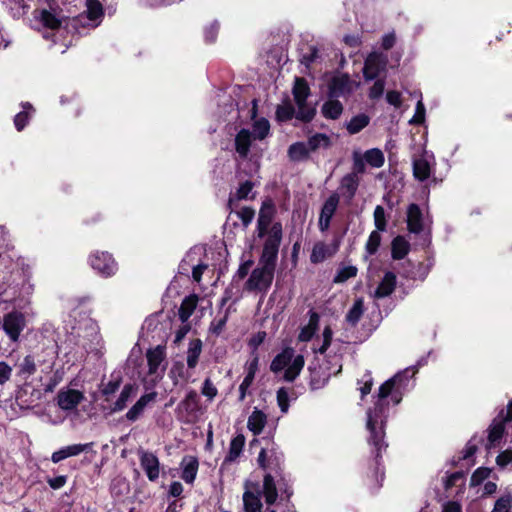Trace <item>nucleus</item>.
I'll return each mask as SVG.
<instances>
[{
    "instance_id": "f257e3e1",
    "label": "nucleus",
    "mask_w": 512,
    "mask_h": 512,
    "mask_svg": "<svg viewBox=\"0 0 512 512\" xmlns=\"http://www.w3.org/2000/svg\"><path fill=\"white\" fill-rule=\"evenodd\" d=\"M415 373L416 370L414 368H406L383 383L379 388L378 399L375 402L374 408L369 409L367 412L368 443L374 447L376 459L380 456L382 449L385 450L387 448V443L384 441V425L387 418L388 398L391 399L394 405L399 404L404 391L407 390L409 379Z\"/></svg>"
},
{
    "instance_id": "f03ea898",
    "label": "nucleus",
    "mask_w": 512,
    "mask_h": 512,
    "mask_svg": "<svg viewBox=\"0 0 512 512\" xmlns=\"http://www.w3.org/2000/svg\"><path fill=\"white\" fill-rule=\"evenodd\" d=\"M305 361L301 354H296L291 347L284 348L278 353L270 364V370L275 373H282V378L287 382H293L304 367Z\"/></svg>"
},
{
    "instance_id": "7ed1b4c3",
    "label": "nucleus",
    "mask_w": 512,
    "mask_h": 512,
    "mask_svg": "<svg viewBox=\"0 0 512 512\" xmlns=\"http://www.w3.org/2000/svg\"><path fill=\"white\" fill-rule=\"evenodd\" d=\"M276 264L264 262L259 259L258 265L254 268L245 283V290L250 292L266 293L270 288Z\"/></svg>"
},
{
    "instance_id": "20e7f679",
    "label": "nucleus",
    "mask_w": 512,
    "mask_h": 512,
    "mask_svg": "<svg viewBox=\"0 0 512 512\" xmlns=\"http://www.w3.org/2000/svg\"><path fill=\"white\" fill-rule=\"evenodd\" d=\"M103 16V6L99 0H86V11L73 20V27L81 34L84 29L98 27Z\"/></svg>"
},
{
    "instance_id": "39448f33",
    "label": "nucleus",
    "mask_w": 512,
    "mask_h": 512,
    "mask_svg": "<svg viewBox=\"0 0 512 512\" xmlns=\"http://www.w3.org/2000/svg\"><path fill=\"white\" fill-rule=\"evenodd\" d=\"M282 235V224L280 222L273 223L262 237L264 238V244L260 260L276 264Z\"/></svg>"
},
{
    "instance_id": "423d86ee",
    "label": "nucleus",
    "mask_w": 512,
    "mask_h": 512,
    "mask_svg": "<svg viewBox=\"0 0 512 512\" xmlns=\"http://www.w3.org/2000/svg\"><path fill=\"white\" fill-rule=\"evenodd\" d=\"M310 95V89L303 78H296L293 87V96L298 107L296 117L303 121H310L314 114V107L307 104L306 100Z\"/></svg>"
},
{
    "instance_id": "0eeeda50",
    "label": "nucleus",
    "mask_w": 512,
    "mask_h": 512,
    "mask_svg": "<svg viewBox=\"0 0 512 512\" xmlns=\"http://www.w3.org/2000/svg\"><path fill=\"white\" fill-rule=\"evenodd\" d=\"M26 326V319L22 312L11 311L2 318V328L11 342H17Z\"/></svg>"
},
{
    "instance_id": "6e6552de",
    "label": "nucleus",
    "mask_w": 512,
    "mask_h": 512,
    "mask_svg": "<svg viewBox=\"0 0 512 512\" xmlns=\"http://www.w3.org/2000/svg\"><path fill=\"white\" fill-rule=\"evenodd\" d=\"M279 491L283 494H286L287 497L292 494L288 484L284 481L283 478H280L276 481L271 474H266L264 476L262 486V494L265 498V502L268 505L274 504L277 500Z\"/></svg>"
},
{
    "instance_id": "1a4fd4ad",
    "label": "nucleus",
    "mask_w": 512,
    "mask_h": 512,
    "mask_svg": "<svg viewBox=\"0 0 512 512\" xmlns=\"http://www.w3.org/2000/svg\"><path fill=\"white\" fill-rule=\"evenodd\" d=\"M140 466L145 472L148 480L155 482L159 479L161 465L157 455L151 451L142 448L137 450Z\"/></svg>"
},
{
    "instance_id": "9d476101",
    "label": "nucleus",
    "mask_w": 512,
    "mask_h": 512,
    "mask_svg": "<svg viewBox=\"0 0 512 512\" xmlns=\"http://www.w3.org/2000/svg\"><path fill=\"white\" fill-rule=\"evenodd\" d=\"M388 58L380 52H371L365 59L363 74L366 80H373L385 71Z\"/></svg>"
},
{
    "instance_id": "9b49d317",
    "label": "nucleus",
    "mask_w": 512,
    "mask_h": 512,
    "mask_svg": "<svg viewBox=\"0 0 512 512\" xmlns=\"http://www.w3.org/2000/svg\"><path fill=\"white\" fill-rule=\"evenodd\" d=\"M89 262L95 271L105 277L113 275L117 270V264L114 259L106 252L93 253L89 258Z\"/></svg>"
},
{
    "instance_id": "f8f14e48",
    "label": "nucleus",
    "mask_w": 512,
    "mask_h": 512,
    "mask_svg": "<svg viewBox=\"0 0 512 512\" xmlns=\"http://www.w3.org/2000/svg\"><path fill=\"white\" fill-rule=\"evenodd\" d=\"M358 83L351 80L347 74H341L333 77L329 84V95L331 97H342L352 93Z\"/></svg>"
},
{
    "instance_id": "ddd939ff",
    "label": "nucleus",
    "mask_w": 512,
    "mask_h": 512,
    "mask_svg": "<svg viewBox=\"0 0 512 512\" xmlns=\"http://www.w3.org/2000/svg\"><path fill=\"white\" fill-rule=\"evenodd\" d=\"M512 421V400L509 402L507 406V411L502 410L497 418H495L490 425L488 440L490 444L494 445L498 442L504 432V424L505 422Z\"/></svg>"
},
{
    "instance_id": "4468645a",
    "label": "nucleus",
    "mask_w": 512,
    "mask_h": 512,
    "mask_svg": "<svg viewBox=\"0 0 512 512\" xmlns=\"http://www.w3.org/2000/svg\"><path fill=\"white\" fill-rule=\"evenodd\" d=\"M275 205L271 199L263 201L257 219V234L258 237H263L267 230L270 229L272 219L275 215Z\"/></svg>"
},
{
    "instance_id": "2eb2a0df",
    "label": "nucleus",
    "mask_w": 512,
    "mask_h": 512,
    "mask_svg": "<svg viewBox=\"0 0 512 512\" xmlns=\"http://www.w3.org/2000/svg\"><path fill=\"white\" fill-rule=\"evenodd\" d=\"M85 399L82 392L75 389L60 390L57 395V404L64 411H71Z\"/></svg>"
},
{
    "instance_id": "dca6fc26",
    "label": "nucleus",
    "mask_w": 512,
    "mask_h": 512,
    "mask_svg": "<svg viewBox=\"0 0 512 512\" xmlns=\"http://www.w3.org/2000/svg\"><path fill=\"white\" fill-rule=\"evenodd\" d=\"M146 358L149 374L155 375L156 378L161 377L165 369L164 367H161L165 359V348L159 345L153 349H149L146 353Z\"/></svg>"
},
{
    "instance_id": "f3484780",
    "label": "nucleus",
    "mask_w": 512,
    "mask_h": 512,
    "mask_svg": "<svg viewBox=\"0 0 512 512\" xmlns=\"http://www.w3.org/2000/svg\"><path fill=\"white\" fill-rule=\"evenodd\" d=\"M180 468L183 481L187 484H193L199 468L198 459L195 456L186 455L180 463Z\"/></svg>"
},
{
    "instance_id": "a211bd4d",
    "label": "nucleus",
    "mask_w": 512,
    "mask_h": 512,
    "mask_svg": "<svg viewBox=\"0 0 512 512\" xmlns=\"http://www.w3.org/2000/svg\"><path fill=\"white\" fill-rule=\"evenodd\" d=\"M339 203V197L336 194L331 195L324 203L320 218H319V228L321 231H325L328 229L330 225L331 218L333 217L337 206Z\"/></svg>"
},
{
    "instance_id": "6ab92c4d",
    "label": "nucleus",
    "mask_w": 512,
    "mask_h": 512,
    "mask_svg": "<svg viewBox=\"0 0 512 512\" xmlns=\"http://www.w3.org/2000/svg\"><path fill=\"white\" fill-rule=\"evenodd\" d=\"M282 460V454L274 445L271 448H262L258 455L259 465L266 468H277Z\"/></svg>"
},
{
    "instance_id": "aec40b11",
    "label": "nucleus",
    "mask_w": 512,
    "mask_h": 512,
    "mask_svg": "<svg viewBox=\"0 0 512 512\" xmlns=\"http://www.w3.org/2000/svg\"><path fill=\"white\" fill-rule=\"evenodd\" d=\"M407 226L410 232L418 234L423 231L424 218L417 204H410L407 209Z\"/></svg>"
},
{
    "instance_id": "412c9836",
    "label": "nucleus",
    "mask_w": 512,
    "mask_h": 512,
    "mask_svg": "<svg viewBox=\"0 0 512 512\" xmlns=\"http://www.w3.org/2000/svg\"><path fill=\"white\" fill-rule=\"evenodd\" d=\"M338 250V245H327L324 242H317L314 244L311 255H310V261L313 264H318L323 262L325 259L333 256L336 251Z\"/></svg>"
},
{
    "instance_id": "4be33fe9",
    "label": "nucleus",
    "mask_w": 512,
    "mask_h": 512,
    "mask_svg": "<svg viewBox=\"0 0 512 512\" xmlns=\"http://www.w3.org/2000/svg\"><path fill=\"white\" fill-rule=\"evenodd\" d=\"M156 398V393L151 392L142 395L137 402L128 410L126 413L127 420L134 422L136 421L144 412L147 405L153 402Z\"/></svg>"
},
{
    "instance_id": "5701e85b",
    "label": "nucleus",
    "mask_w": 512,
    "mask_h": 512,
    "mask_svg": "<svg viewBox=\"0 0 512 512\" xmlns=\"http://www.w3.org/2000/svg\"><path fill=\"white\" fill-rule=\"evenodd\" d=\"M396 287V275L393 272H386L374 292L375 298H385L392 294Z\"/></svg>"
},
{
    "instance_id": "b1692460",
    "label": "nucleus",
    "mask_w": 512,
    "mask_h": 512,
    "mask_svg": "<svg viewBox=\"0 0 512 512\" xmlns=\"http://www.w3.org/2000/svg\"><path fill=\"white\" fill-rule=\"evenodd\" d=\"M137 386L133 384H126L120 392L117 400L114 402L112 407V412H120L124 410L127 406V403L136 396L137 394Z\"/></svg>"
},
{
    "instance_id": "393cba45",
    "label": "nucleus",
    "mask_w": 512,
    "mask_h": 512,
    "mask_svg": "<svg viewBox=\"0 0 512 512\" xmlns=\"http://www.w3.org/2000/svg\"><path fill=\"white\" fill-rule=\"evenodd\" d=\"M199 297L196 294H191L182 300V303L178 310L179 319L185 324L193 312L195 311Z\"/></svg>"
},
{
    "instance_id": "a878e982",
    "label": "nucleus",
    "mask_w": 512,
    "mask_h": 512,
    "mask_svg": "<svg viewBox=\"0 0 512 512\" xmlns=\"http://www.w3.org/2000/svg\"><path fill=\"white\" fill-rule=\"evenodd\" d=\"M413 174L419 181H424L431 174V161L422 155L413 161Z\"/></svg>"
},
{
    "instance_id": "bb28decb",
    "label": "nucleus",
    "mask_w": 512,
    "mask_h": 512,
    "mask_svg": "<svg viewBox=\"0 0 512 512\" xmlns=\"http://www.w3.org/2000/svg\"><path fill=\"white\" fill-rule=\"evenodd\" d=\"M267 423V416L264 412L254 409L248 418L247 427L254 434L259 435Z\"/></svg>"
},
{
    "instance_id": "cd10ccee",
    "label": "nucleus",
    "mask_w": 512,
    "mask_h": 512,
    "mask_svg": "<svg viewBox=\"0 0 512 512\" xmlns=\"http://www.w3.org/2000/svg\"><path fill=\"white\" fill-rule=\"evenodd\" d=\"M245 445V437L242 434H238L232 438L229 451L224 459V463H231L236 461L241 455Z\"/></svg>"
},
{
    "instance_id": "c85d7f7f",
    "label": "nucleus",
    "mask_w": 512,
    "mask_h": 512,
    "mask_svg": "<svg viewBox=\"0 0 512 512\" xmlns=\"http://www.w3.org/2000/svg\"><path fill=\"white\" fill-rule=\"evenodd\" d=\"M359 186V178L356 173L345 175L340 184V189L349 200L352 199Z\"/></svg>"
},
{
    "instance_id": "c756f323",
    "label": "nucleus",
    "mask_w": 512,
    "mask_h": 512,
    "mask_svg": "<svg viewBox=\"0 0 512 512\" xmlns=\"http://www.w3.org/2000/svg\"><path fill=\"white\" fill-rule=\"evenodd\" d=\"M35 20L39 21L44 27L49 29H56L60 25V20L57 15L49 10H35L34 11Z\"/></svg>"
},
{
    "instance_id": "7c9ffc66",
    "label": "nucleus",
    "mask_w": 512,
    "mask_h": 512,
    "mask_svg": "<svg viewBox=\"0 0 512 512\" xmlns=\"http://www.w3.org/2000/svg\"><path fill=\"white\" fill-rule=\"evenodd\" d=\"M251 146V133L247 129H242L238 132L235 138V148L237 153L245 158L248 155Z\"/></svg>"
},
{
    "instance_id": "2f4dec72",
    "label": "nucleus",
    "mask_w": 512,
    "mask_h": 512,
    "mask_svg": "<svg viewBox=\"0 0 512 512\" xmlns=\"http://www.w3.org/2000/svg\"><path fill=\"white\" fill-rule=\"evenodd\" d=\"M243 506L245 512H262L259 492L254 493L247 488L243 494Z\"/></svg>"
},
{
    "instance_id": "473e14b6",
    "label": "nucleus",
    "mask_w": 512,
    "mask_h": 512,
    "mask_svg": "<svg viewBox=\"0 0 512 512\" xmlns=\"http://www.w3.org/2000/svg\"><path fill=\"white\" fill-rule=\"evenodd\" d=\"M392 258L396 260L403 259L409 252L410 245L402 236H397L391 244Z\"/></svg>"
},
{
    "instance_id": "72a5a7b5",
    "label": "nucleus",
    "mask_w": 512,
    "mask_h": 512,
    "mask_svg": "<svg viewBox=\"0 0 512 512\" xmlns=\"http://www.w3.org/2000/svg\"><path fill=\"white\" fill-rule=\"evenodd\" d=\"M202 352V342L200 339L190 341L187 350V366L191 369L195 368Z\"/></svg>"
},
{
    "instance_id": "f704fd0d",
    "label": "nucleus",
    "mask_w": 512,
    "mask_h": 512,
    "mask_svg": "<svg viewBox=\"0 0 512 512\" xmlns=\"http://www.w3.org/2000/svg\"><path fill=\"white\" fill-rule=\"evenodd\" d=\"M370 118L366 114H358L346 123V129L350 134H357L368 126Z\"/></svg>"
},
{
    "instance_id": "c9c22d12",
    "label": "nucleus",
    "mask_w": 512,
    "mask_h": 512,
    "mask_svg": "<svg viewBox=\"0 0 512 512\" xmlns=\"http://www.w3.org/2000/svg\"><path fill=\"white\" fill-rule=\"evenodd\" d=\"M253 189V183L250 181H246L242 183L238 189L236 190L235 194L231 195L229 198V207L232 209V207H235V203L239 200H246L251 198L250 194L252 193Z\"/></svg>"
},
{
    "instance_id": "e433bc0d",
    "label": "nucleus",
    "mask_w": 512,
    "mask_h": 512,
    "mask_svg": "<svg viewBox=\"0 0 512 512\" xmlns=\"http://www.w3.org/2000/svg\"><path fill=\"white\" fill-rule=\"evenodd\" d=\"M318 322H319L318 314L316 312L311 311L308 324L305 327H303L299 333V336H298L299 340L303 341V342L309 341L316 331Z\"/></svg>"
},
{
    "instance_id": "4c0bfd02",
    "label": "nucleus",
    "mask_w": 512,
    "mask_h": 512,
    "mask_svg": "<svg viewBox=\"0 0 512 512\" xmlns=\"http://www.w3.org/2000/svg\"><path fill=\"white\" fill-rule=\"evenodd\" d=\"M310 149L308 144L297 142L292 144L288 149L289 158L292 161H302L309 155Z\"/></svg>"
},
{
    "instance_id": "58836bf2",
    "label": "nucleus",
    "mask_w": 512,
    "mask_h": 512,
    "mask_svg": "<svg viewBox=\"0 0 512 512\" xmlns=\"http://www.w3.org/2000/svg\"><path fill=\"white\" fill-rule=\"evenodd\" d=\"M23 111L16 114L14 117V124L18 131H21L28 123L30 115L34 112L32 105L29 102L22 103Z\"/></svg>"
},
{
    "instance_id": "ea45409f",
    "label": "nucleus",
    "mask_w": 512,
    "mask_h": 512,
    "mask_svg": "<svg viewBox=\"0 0 512 512\" xmlns=\"http://www.w3.org/2000/svg\"><path fill=\"white\" fill-rule=\"evenodd\" d=\"M343 111V106L338 100H329L322 106V113L326 118L337 119Z\"/></svg>"
},
{
    "instance_id": "a19ab883",
    "label": "nucleus",
    "mask_w": 512,
    "mask_h": 512,
    "mask_svg": "<svg viewBox=\"0 0 512 512\" xmlns=\"http://www.w3.org/2000/svg\"><path fill=\"white\" fill-rule=\"evenodd\" d=\"M364 313L363 299H357L346 315V321L351 325H356Z\"/></svg>"
},
{
    "instance_id": "79ce46f5",
    "label": "nucleus",
    "mask_w": 512,
    "mask_h": 512,
    "mask_svg": "<svg viewBox=\"0 0 512 512\" xmlns=\"http://www.w3.org/2000/svg\"><path fill=\"white\" fill-rule=\"evenodd\" d=\"M365 162L374 168H380L385 161L383 152L378 148H372L364 153Z\"/></svg>"
},
{
    "instance_id": "37998d69",
    "label": "nucleus",
    "mask_w": 512,
    "mask_h": 512,
    "mask_svg": "<svg viewBox=\"0 0 512 512\" xmlns=\"http://www.w3.org/2000/svg\"><path fill=\"white\" fill-rule=\"evenodd\" d=\"M253 135L255 139L263 140L265 139L270 132V124L269 121L265 118H260L254 121L253 123Z\"/></svg>"
},
{
    "instance_id": "c03bdc74",
    "label": "nucleus",
    "mask_w": 512,
    "mask_h": 512,
    "mask_svg": "<svg viewBox=\"0 0 512 512\" xmlns=\"http://www.w3.org/2000/svg\"><path fill=\"white\" fill-rule=\"evenodd\" d=\"M381 235L378 231H372L368 237V240L365 245V252L366 255L364 256L365 259H368L369 256L374 255L380 246L381 243Z\"/></svg>"
},
{
    "instance_id": "a18cd8bd",
    "label": "nucleus",
    "mask_w": 512,
    "mask_h": 512,
    "mask_svg": "<svg viewBox=\"0 0 512 512\" xmlns=\"http://www.w3.org/2000/svg\"><path fill=\"white\" fill-rule=\"evenodd\" d=\"M36 372V360L33 355H26L19 364L18 374L29 377Z\"/></svg>"
},
{
    "instance_id": "49530a36",
    "label": "nucleus",
    "mask_w": 512,
    "mask_h": 512,
    "mask_svg": "<svg viewBox=\"0 0 512 512\" xmlns=\"http://www.w3.org/2000/svg\"><path fill=\"white\" fill-rule=\"evenodd\" d=\"M330 138L326 134L317 133L308 139V147L310 151H315L320 148H327L330 146Z\"/></svg>"
},
{
    "instance_id": "de8ad7c7",
    "label": "nucleus",
    "mask_w": 512,
    "mask_h": 512,
    "mask_svg": "<svg viewBox=\"0 0 512 512\" xmlns=\"http://www.w3.org/2000/svg\"><path fill=\"white\" fill-rule=\"evenodd\" d=\"M235 215L242 222V229L245 230L253 221L255 217V210L251 207H242L240 210L235 211Z\"/></svg>"
},
{
    "instance_id": "09e8293b",
    "label": "nucleus",
    "mask_w": 512,
    "mask_h": 512,
    "mask_svg": "<svg viewBox=\"0 0 512 512\" xmlns=\"http://www.w3.org/2000/svg\"><path fill=\"white\" fill-rule=\"evenodd\" d=\"M373 217H374V224L376 227L375 231H378V232L386 231L387 221H386L385 210L382 206L378 205L375 207Z\"/></svg>"
},
{
    "instance_id": "8fccbe9b",
    "label": "nucleus",
    "mask_w": 512,
    "mask_h": 512,
    "mask_svg": "<svg viewBox=\"0 0 512 512\" xmlns=\"http://www.w3.org/2000/svg\"><path fill=\"white\" fill-rule=\"evenodd\" d=\"M356 275H357V268L355 266H352V265L343 266L338 270V272L334 278V282L335 283H343V282L347 281L348 279L355 277Z\"/></svg>"
},
{
    "instance_id": "3c124183",
    "label": "nucleus",
    "mask_w": 512,
    "mask_h": 512,
    "mask_svg": "<svg viewBox=\"0 0 512 512\" xmlns=\"http://www.w3.org/2000/svg\"><path fill=\"white\" fill-rule=\"evenodd\" d=\"M295 109L291 103L285 102L279 105L276 110L277 119L280 121H287L293 118Z\"/></svg>"
},
{
    "instance_id": "603ef678",
    "label": "nucleus",
    "mask_w": 512,
    "mask_h": 512,
    "mask_svg": "<svg viewBox=\"0 0 512 512\" xmlns=\"http://www.w3.org/2000/svg\"><path fill=\"white\" fill-rule=\"evenodd\" d=\"M512 508V495L506 494L496 500L491 512H510Z\"/></svg>"
},
{
    "instance_id": "864d4df0",
    "label": "nucleus",
    "mask_w": 512,
    "mask_h": 512,
    "mask_svg": "<svg viewBox=\"0 0 512 512\" xmlns=\"http://www.w3.org/2000/svg\"><path fill=\"white\" fill-rule=\"evenodd\" d=\"M228 320V311H225L224 314L220 317H216L212 320L209 331L212 334L219 335L223 331L226 322Z\"/></svg>"
},
{
    "instance_id": "5fc2aeb1",
    "label": "nucleus",
    "mask_w": 512,
    "mask_h": 512,
    "mask_svg": "<svg viewBox=\"0 0 512 512\" xmlns=\"http://www.w3.org/2000/svg\"><path fill=\"white\" fill-rule=\"evenodd\" d=\"M491 470L489 468L480 467L474 471L471 476L470 484L472 486L480 485L485 479L490 476Z\"/></svg>"
},
{
    "instance_id": "6e6d98bb",
    "label": "nucleus",
    "mask_w": 512,
    "mask_h": 512,
    "mask_svg": "<svg viewBox=\"0 0 512 512\" xmlns=\"http://www.w3.org/2000/svg\"><path fill=\"white\" fill-rule=\"evenodd\" d=\"M169 375L172 378L175 385H177L180 381H186L184 365L182 363L174 364L170 370Z\"/></svg>"
},
{
    "instance_id": "4d7b16f0",
    "label": "nucleus",
    "mask_w": 512,
    "mask_h": 512,
    "mask_svg": "<svg viewBox=\"0 0 512 512\" xmlns=\"http://www.w3.org/2000/svg\"><path fill=\"white\" fill-rule=\"evenodd\" d=\"M425 113H426L425 106H424L422 100L420 99L416 104L415 114L410 119L409 123L416 124V125L422 124L425 121Z\"/></svg>"
},
{
    "instance_id": "13d9d810",
    "label": "nucleus",
    "mask_w": 512,
    "mask_h": 512,
    "mask_svg": "<svg viewBox=\"0 0 512 512\" xmlns=\"http://www.w3.org/2000/svg\"><path fill=\"white\" fill-rule=\"evenodd\" d=\"M332 335H333V332H332L331 328L325 327V329L323 330V333H322V336H323L322 344L318 348H314V351L316 353L324 354L331 344Z\"/></svg>"
},
{
    "instance_id": "bf43d9fd",
    "label": "nucleus",
    "mask_w": 512,
    "mask_h": 512,
    "mask_svg": "<svg viewBox=\"0 0 512 512\" xmlns=\"http://www.w3.org/2000/svg\"><path fill=\"white\" fill-rule=\"evenodd\" d=\"M277 403L280 407L281 412L287 413L289 409V396L285 388H280L277 391Z\"/></svg>"
},
{
    "instance_id": "052dcab7",
    "label": "nucleus",
    "mask_w": 512,
    "mask_h": 512,
    "mask_svg": "<svg viewBox=\"0 0 512 512\" xmlns=\"http://www.w3.org/2000/svg\"><path fill=\"white\" fill-rule=\"evenodd\" d=\"M12 4L14 6H11L10 10L14 18H21L27 13L28 6L23 1H14Z\"/></svg>"
},
{
    "instance_id": "680f3d73",
    "label": "nucleus",
    "mask_w": 512,
    "mask_h": 512,
    "mask_svg": "<svg viewBox=\"0 0 512 512\" xmlns=\"http://www.w3.org/2000/svg\"><path fill=\"white\" fill-rule=\"evenodd\" d=\"M259 365V357L257 354H254L252 358L247 361L245 365L246 370V376H250L252 378H255L256 372L258 370Z\"/></svg>"
},
{
    "instance_id": "e2e57ef3",
    "label": "nucleus",
    "mask_w": 512,
    "mask_h": 512,
    "mask_svg": "<svg viewBox=\"0 0 512 512\" xmlns=\"http://www.w3.org/2000/svg\"><path fill=\"white\" fill-rule=\"evenodd\" d=\"M202 394L212 400L217 395V388L210 379H206L203 383Z\"/></svg>"
},
{
    "instance_id": "0e129e2a",
    "label": "nucleus",
    "mask_w": 512,
    "mask_h": 512,
    "mask_svg": "<svg viewBox=\"0 0 512 512\" xmlns=\"http://www.w3.org/2000/svg\"><path fill=\"white\" fill-rule=\"evenodd\" d=\"M12 375V367L4 361H0V385L9 381Z\"/></svg>"
},
{
    "instance_id": "69168bd1",
    "label": "nucleus",
    "mask_w": 512,
    "mask_h": 512,
    "mask_svg": "<svg viewBox=\"0 0 512 512\" xmlns=\"http://www.w3.org/2000/svg\"><path fill=\"white\" fill-rule=\"evenodd\" d=\"M385 88V83L383 80L379 79L375 81L373 86L370 88L369 97L371 99H376L382 96Z\"/></svg>"
},
{
    "instance_id": "338daca9",
    "label": "nucleus",
    "mask_w": 512,
    "mask_h": 512,
    "mask_svg": "<svg viewBox=\"0 0 512 512\" xmlns=\"http://www.w3.org/2000/svg\"><path fill=\"white\" fill-rule=\"evenodd\" d=\"M90 447V444H73L66 446V452L69 457L77 456L87 450Z\"/></svg>"
},
{
    "instance_id": "774afa93",
    "label": "nucleus",
    "mask_w": 512,
    "mask_h": 512,
    "mask_svg": "<svg viewBox=\"0 0 512 512\" xmlns=\"http://www.w3.org/2000/svg\"><path fill=\"white\" fill-rule=\"evenodd\" d=\"M496 462L500 467H505L512 463V450H506L500 453L496 458Z\"/></svg>"
}]
</instances>
